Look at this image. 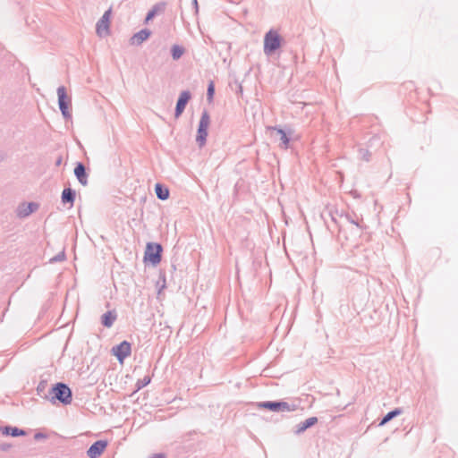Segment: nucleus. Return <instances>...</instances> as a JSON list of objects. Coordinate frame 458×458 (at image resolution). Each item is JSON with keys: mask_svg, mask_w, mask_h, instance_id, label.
<instances>
[{"mask_svg": "<svg viewBox=\"0 0 458 458\" xmlns=\"http://www.w3.org/2000/svg\"><path fill=\"white\" fill-rule=\"evenodd\" d=\"M191 99V93L189 90H183L180 93L179 98L176 102L175 110H174V117L179 118L183 113L186 106L189 101Z\"/></svg>", "mask_w": 458, "mask_h": 458, "instance_id": "obj_10", "label": "nucleus"}, {"mask_svg": "<svg viewBox=\"0 0 458 458\" xmlns=\"http://www.w3.org/2000/svg\"><path fill=\"white\" fill-rule=\"evenodd\" d=\"M0 431H2L3 435L11 436L13 437H23L27 435V432L24 429L10 425L1 427Z\"/></svg>", "mask_w": 458, "mask_h": 458, "instance_id": "obj_18", "label": "nucleus"}, {"mask_svg": "<svg viewBox=\"0 0 458 458\" xmlns=\"http://www.w3.org/2000/svg\"><path fill=\"white\" fill-rule=\"evenodd\" d=\"M111 8L106 10L102 17L98 21L96 24V33L98 37L104 38L109 35V25H110V16H111Z\"/></svg>", "mask_w": 458, "mask_h": 458, "instance_id": "obj_7", "label": "nucleus"}, {"mask_svg": "<svg viewBox=\"0 0 458 458\" xmlns=\"http://www.w3.org/2000/svg\"><path fill=\"white\" fill-rule=\"evenodd\" d=\"M360 154L362 155V158H363L364 160H366V161H369V156H370V154H369V152L368 150H365L364 152H363V150H360Z\"/></svg>", "mask_w": 458, "mask_h": 458, "instance_id": "obj_31", "label": "nucleus"}, {"mask_svg": "<svg viewBox=\"0 0 458 458\" xmlns=\"http://www.w3.org/2000/svg\"><path fill=\"white\" fill-rule=\"evenodd\" d=\"M184 53V48L179 45H174L171 48V55L174 60H178Z\"/></svg>", "mask_w": 458, "mask_h": 458, "instance_id": "obj_22", "label": "nucleus"}, {"mask_svg": "<svg viewBox=\"0 0 458 458\" xmlns=\"http://www.w3.org/2000/svg\"><path fill=\"white\" fill-rule=\"evenodd\" d=\"M155 192L158 199L165 200L169 198V189L162 183H157L155 185Z\"/></svg>", "mask_w": 458, "mask_h": 458, "instance_id": "obj_19", "label": "nucleus"}, {"mask_svg": "<svg viewBox=\"0 0 458 458\" xmlns=\"http://www.w3.org/2000/svg\"><path fill=\"white\" fill-rule=\"evenodd\" d=\"M163 247L157 242H148L144 253V262L157 266L162 259Z\"/></svg>", "mask_w": 458, "mask_h": 458, "instance_id": "obj_3", "label": "nucleus"}, {"mask_svg": "<svg viewBox=\"0 0 458 458\" xmlns=\"http://www.w3.org/2000/svg\"><path fill=\"white\" fill-rule=\"evenodd\" d=\"M267 130L271 131V136L275 140H280L279 146L281 148L287 149L289 148L290 137L285 131L276 126H269Z\"/></svg>", "mask_w": 458, "mask_h": 458, "instance_id": "obj_8", "label": "nucleus"}, {"mask_svg": "<svg viewBox=\"0 0 458 458\" xmlns=\"http://www.w3.org/2000/svg\"><path fill=\"white\" fill-rule=\"evenodd\" d=\"M215 95V84L213 81H210L208 85L207 89V98L209 102L213 100Z\"/></svg>", "mask_w": 458, "mask_h": 458, "instance_id": "obj_25", "label": "nucleus"}, {"mask_svg": "<svg viewBox=\"0 0 458 458\" xmlns=\"http://www.w3.org/2000/svg\"><path fill=\"white\" fill-rule=\"evenodd\" d=\"M159 11V5L156 4L153 6L151 10H149L146 15L145 22H148L150 20H152Z\"/></svg>", "mask_w": 458, "mask_h": 458, "instance_id": "obj_24", "label": "nucleus"}, {"mask_svg": "<svg viewBox=\"0 0 458 458\" xmlns=\"http://www.w3.org/2000/svg\"><path fill=\"white\" fill-rule=\"evenodd\" d=\"M117 319V312L115 310H108L104 313L100 318L101 325L105 327L110 328Z\"/></svg>", "mask_w": 458, "mask_h": 458, "instance_id": "obj_15", "label": "nucleus"}, {"mask_svg": "<svg viewBox=\"0 0 458 458\" xmlns=\"http://www.w3.org/2000/svg\"><path fill=\"white\" fill-rule=\"evenodd\" d=\"M192 4L194 5L196 13H198V11H199L198 1L197 0H192Z\"/></svg>", "mask_w": 458, "mask_h": 458, "instance_id": "obj_34", "label": "nucleus"}, {"mask_svg": "<svg viewBox=\"0 0 458 458\" xmlns=\"http://www.w3.org/2000/svg\"><path fill=\"white\" fill-rule=\"evenodd\" d=\"M258 407L261 409H267L275 412L291 411L296 409V406L294 404H290L289 403L282 400L260 402L258 403Z\"/></svg>", "mask_w": 458, "mask_h": 458, "instance_id": "obj_6", "label": "nucleus"}, {"mask_svg": "<svg viewBox=\"0 0 458 458\" xmlns=\"http://www.w3.org/2000/svg\"><path fill=\"white\" fill-rule=\"evenodd\" d=\"M150 35L151 31L149 30H140L131 38V44L140 46L145 40H147L150 37Z\"/></svg>", "mask_w": 458, "mask_h": 458, "instance_id": "obj_16", "label": "nucleus"}, {"mask_svg": "<svg viewBox=\"0 0 458 458\" xmlns=\"http://www.w3.org/2000/svg\"><path fill=\"white\" fill-rule=\"evenodd\" d=\"M76 198L75 190L68 187L64 188L62 191L61 200L64 205L70 204V207H72Z\"/></svg>", "mask_w": 458, "mask_h": 458, "instance_id": "obj_17", "label": "nucleus"}, {"mask_svg": "<svg viewBox=\"0 0 458 458\" xmlns=\"http://www.w3.org/2000/svg\"><path fill=\"white\" fill-rule=\"evenodd\" d=\"M339 217H340V219H344L345 221H347L350 224L355 225L357 227H360L359 221H358V216L353 212L341 214V215H339Z\"/></svg>", "mask_w": 458, "mask_h": 458, "instance_id": "obj_21", "label": "nucleus"}, {"mask_svg": "<svg viewBox=\"0 0 458 458\" xmlns=\"http://www.w3.org/2000/svg\"><path fill=\"white\" fill-rule=\"evenodd\" d=\"M45 398L49 400L53 404L59 403L67 405L72 401V392L68 385L58 382L53 385Z\"/></svg>", "mask_w": 458, "mask_h": 458, "instance_id": "obj_1", "label": "nucleus"}, {"mask_svg": "<svg viewBox=\"0 0 458 458\" xmlns=\"http://www.w3.org/2000/svg\"><path fill=\"white\" fill-rule=\"evenodd\" d=\"M107 446V441L106 440H98L94 442L89 448L87 450V455L89 458H98L102 453L105 451Z\"/></svg>", "mask_w": 458, "mask_h": 458, "instance_id": "obj_11", "label": "nucleus"}, {"mask_svg": "<svg viewBox=\"0 0 458 458\" xmlns=\"http://www.w3.org/2000/svg\"><path fill=\"white\" fill-rule=\"evenodd\" d=\"M403 412V410L401 408H395L392 411H390L389 412H387L380 420L378 426H384L385 424H386L387 422H389L390 420H392L394 418H395L396 416L402 414Z\"/></svg>", "mask_w": 458, "mask_h": 458, "instance_id": "obj_20", "label": "nucleus"}, {"mask_svg": "<svg viewBox=\"0 0 458 458\" xmlns=\"http://www.w3.org/2000/svg\"><path fill=\"white\" fill-rule=\"evenodd\" d=\"M38 208V204L35 202L30 203H21L18 206L17 208V216L20 218H25L29 216L30 214L35 212Z\"/></svg>", "mask_w": 458, "mask_h": 458, "instance_id": "obj_12", "label": "nucleus"}, {"mask_svg": "<svg viewBox=\"0 0 458 458\" xmlns=\"http://www.w3.org/2000/svg\"><path fill=\"white\" fill-rule=\"evenodd\" d=\"M149 458H165V455L162 453H159L151 455Z\"/></svg>", "mask_w": 458, "mask_h": 458, "instance_id": "obj_32", "label": "nucleus"}, {"mask_svg": "<svg viewBox=\"0 0 458 458\" xmlns=\"http://www.w3.org/2000/svg\"><path fill=\"white\" fill-rule=\"evenodd\" d=\"M65 259V252L64 250L59 252L57 255L50 259V263L61 262Z\"/></svg>", "mask_w": 458, "mask_h": 458, "instance_id": "obj_26", "label": "nucleus"}, {"mask_svg": "<svg viewBox=\"0 0 458 458\" xmlns=\"http://www.w3.org/2000/svg\"><path fill=\"white\" fill-rule=\"evenodd\" d=\"M151 381V378L149 376H145L143 378L139 379L136 383V389L133 393H136L140 391L144 386H148Z\"/></svg>", "mask_w": 458, "mask_h": 458, "instance_id": "obj_23", "label": "nucleus"}, {"mask_svg": "<svg viewBox=\"0 0 458 458\" xmlns=\"http://www.w3.org/2000/svg\"><path fill=\"white\" fill-rule=\"evenodd\" d=\"M46 438H47V435H45L44 433H41V432H37L34 435V439L37 441H39L41 439H46Z\"/></svg>", "mask_w": 458, "mask_h": 458, "instance_id": "obj_30", "label": "nucleus"}, {"mask_svg": "<svg viewBox=\"0 0 458 458\" xmlns=\"http://www.w3.org/2000/svg\"><path fill=\"white\" fill-rule=\"evenodd\" d=\"M112 353L120 362H123L125 358L131 355V345L128 341L124 340L112 348Z\"/></svg>", "mask_w": 458, "mask_h": 458, "instance_id": "obj_9", "label": "nucleus"}, {"mask_svg": "<svg viewBox=\"0 0 458 458\" xmlns=\"http://www.w3.org/2000/svg\"><path fill=\"white\" fill-rule=\"evenodd\" d=\"M47 386V383L46 380H41L39 384L37 386L38 394H40V393L44 392L46 387Z\"/></svg>", "mask_w": 458, "mask_h": 458, "instance_id": "obj_27", "label": "nucleus"}, {"mask_svg": "<svg viewBox=\"0 0 458 458\" xmlns=\"http://www.w3.org/2000/svg\"><path fill=\"white\" fill-rule=\"evenodd\" d=\"M12 448V445L9 443H2L0 445V450L3 452H7Z\"/></svg>", "mask_w": 458, "mask_h": 458, "instance_id": "obj_28", "label": "nucleus"}, {"mask_svg": "<svg viewBox=\"0 0 458 458\" xmlns=\"http://www.w3.org/2000/svg\"><path fill=\"white\" fill-rule=\"evenodd\" d=\"M282 37L275 30H269L264 36V54L273 55L282 46Z\"/></svg>", "mask_w": 458, "mask_h": 458, "instance_id": "obj_2", "label": "nucleus"}, {"mask_svg": "<svg viewBox=\"0 0 458 458\" xmlns=\"http://www.w3.org/2000/svg\"><path fill=\"white\" fill-rule=\"evenodd\" d=\"M62 162H63V157H62L61 156H59V157L56 158V160H55V165L56 166H59V165H61Z\"/></svg>", "mask_w": 458, "mask_h": 458, "instance_id": "obj_33", "label": "nucleus"}, {"mask_svg": "<svg viewBox=\"0 0 458 458\" xmlns=\"http://www.w3.org/2000/svg\"><path fill=\"white\" fill-rule=\"evenodd\" d=\"M318 418L317 417H310L304 421L300 422L297 424L294 428V434L301 435L303 432H305L308 428L313 427L315 424L318 423Z\"/></svg>", "mask_w": 458, "mask_h": 458, "instance_id": "obj_14", "label": "nucleus"}, {"mask_svg": "<svg viewBox=\"0 0 458 458\" xmlns=\"http://www.w3.org/2000/svg\"><path fill=\"white\" fill-rule=\"evenodd\" d=\"M210 116L208 111L204 110L200 116L196 136V142L200 148L206 144Z\"/></svg>", "mask_w": 458, "mask_h": 458, "instance_id": "obj_4", "label": "nucleus"}, {"mask_svg": "<svg viewBox=\"0 0 458 458\" xmlns=\"http://www.w3.org/2000/svg\"><path fill=\"white\" fill-rule=\"evenodd\" d=\"M57 96H58V106L64 119H71V106L72 99L66 93V89L64 86H60L57 89Z\"/></svg>", "mask_w": 458, "mask_h": 458, "instance_id": "obj_5", "label": "nucleus"}, {"mask_svg": "<svg viewBox=\"0 0 458 458\" xmlns=\"http://www.w3.org/2000/svg\"><path fill=\"white\" fill-rule=\"evenodd\" d=\"M74 175L76 176L78 182L82 185H88V177L89 174L87 172L86 166L81 162H77L74 167Z\"/></svg>", "mask_w": 458, "mask_h": 458, "instance_id": "obj_13", "label": "nucleus"}, {"mask_svg": "<svg viewBox=\"0 0 458 458\" xmlns=\"http://www.w3.org/2000/svg\"><path fill=\"white\" fill-rule=\"evenodd\" d=\"M329 215L331 216V219H332V221H333V222H334L337 226L341 227V226H342V224H341V222H340V221H338V220H337V218H336V216H338V213H337V212H335V215H334L333 213H331V212H330V214H329Z\"/></svg>", "mask_w": 458, "mask_h": 458, "instance_id": "obj_29", "label": "nucleus"}]
</instances>
